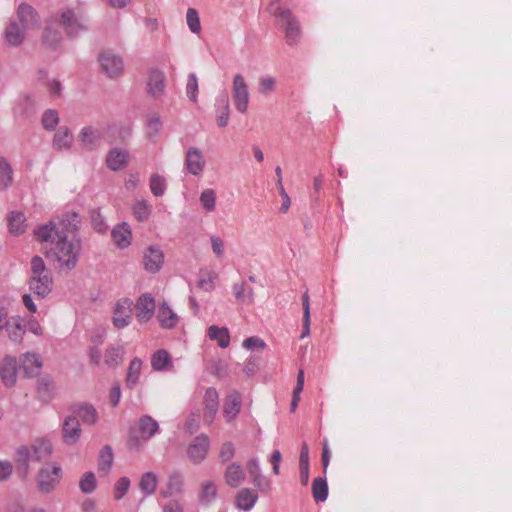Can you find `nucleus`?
Instances as JSON below:
<instances>
[{
  "label": "nucleus",
  "mask_w": 512,
  "mask_h": 512,
  "mask_svg": "<svg viewBox=\"0 0 512 512\" xmlns=\"http://www.w3.org/2000/svg\"><path fill=\"white\" fill-rule=\"evenodd\" d=\"M34 232L37 240L48 243L46 255L57 262V267L61 271H71L77 266L82 252L80 237L60 236L50 226L38 227Z\"/></svg>",
  "instance_id": "f257e3e1"
},
{
  "label": "nucleus",
  "mask_w": 512,
  "mask_h": 512,
  "mask_svg": "<svg viewBox=\"0 0 512 512\" xmlns=\"http://www.w3.org/2000/svg\"><path fill=\"white\" fill-rule=\"evenodd\" d=\"M30 272L31 274L28 279L30 292L36 297L44 299L52 291L53 278L44 260L40 256L35 255L32 257L30 261Z\"/></svg>",
  "instance_id": "f03ea898"
},
{
  "label": "nucleus",
  "mask_w": 512,
  "mask_h": 512,
  "mask_svg": "<svg viewBox=\"0 0 512 512\" xmlns=\"http://www.w3.org/2000/svg\"><path fill=\"white\" fill-rule=\"evenodd\" d=\"M81 217L75 211H64L61 213L56 220H51L48 223L42 225L41 227H53L55 232L61 236H66L67 238L78 237V231L80 229Z\"/></svg>",
  "instance_id": "7ed1b4c3"
},
{
  "label": "nucleus",
  "mask_w": 512,
  "mask_h": 512,
  "mask_svg": "<svg viewBox=\"0 0 512 512\" xmlns=\"http://www.w3.org/2000/svg\"><path fill=\"white\" fill-rule=\"evenodd\" d=\"M273 15L282 23L285 29V38L288 45H295L301 37V28L298 19L290 9L275 7Z\"/></svg>",
  "instance_id": "20e7f679"
},
{
  "label": "nucleus",
  "mask_w": 512,
  "mask_h": 512,
  "mask_svg": "<svg viewBox=\"0 0 512 512\" xmlns=\"http://www.w3.org/2000/svg\"><path fill=\"white\" fill-rule=\"evenodd\" d=\"M62 478V468L58 464L51 467H43L37 475L38 489L45 494L51 493Z\"/></svg>",
  "instance_id": "39448f33"
},
{
  "label": "nucleus",
  "mask_w": 512,
  "mask_h": 512,
  "mask_svg": "<svg viewBox=\"0 0 512 512\" xmlns=\"http://www.w3.org/2000/svg\"><path fill=\"white\" fill-rule=\"evenodd\" d=\"M56 21L70 37H77L87 30L86 20L77 17L74 11L70 9L61 12Z\"/></svg>",
  "instance_id": "423d86ee"
},
{
  "label": "nucleus",
  "mask_w": 512,
  "mask_h": 512,
  "mask_svg": "<svg viewBox=\"0 0 512 512\" xmlns=\"http://www.w3.org/2000/svg\"><path fill=\"white\" fill-rule=\"evenodd\" d=\"M102 71L109 78H116L124 71V61L122 57L111 50L103 51L98 56Z\"/></svg>",
  "instance_id": "0eeeda50"
},
{
  "label": "nucleus",
  "mask_w": 512,
  "mask_h": 512,
  "mask_svg": "<svg viewBox=\"0 0 512 512\" xmlns=\"http://www.w3.org/2000/svg\"><path fill=\"white\" fill-rule=\"evenodd\" d=\"M232 96L234 106L239 113H245L249 104V89L245 78L241 74L233 77Z\"/></svg>",
  "instance_id": "6e6552de"
},
{
  "label": "nucleus",
  "mask_w": 512,
  "mask_h": 512,
  "mask_svg": "<svg viewBox=\"0 0 512 512\" xmlns=\"http://www.w3.org/2000/svg\"><path fill=\"white\" fill-rule=\"evenodd\" d=\"M143 266L149 273L158 272L164 264V253L160 246L151 245L143 252Z\"/></svg>",
  "instance_id": "1a4fd4ad"
},
{
  "label": "nucleus",
  "mask_w": 512,
  "mask_h": 512,
  "mask_svg": "<svg viewBox=\"0 0 512 512\" xmlns=\"http://www.w3.org/2000/svg\"><path fill=\"white\" fill-rule=\"evenodd\" d=\"M132 302L129 299H120L113 310L112 322L117 329L127 327L132 319Z\"/></svg>",
  "instance_id": "9d476101"
},
{
  "label": "nucleus",
  "mask_w": 512,
  "mask_h": 512,
  "mask_svg": "<svg viewBox=\"0 0 512 512\" xmlns=\"http://www.w3.org/2000/svg\"><path fill=\"white\" fill-rule=\"evenodd\" d=\"M17 19L24 30H34L40 27V18L36 10L27 3H22L17 9Z\"/></svg>",
  "instance_id": "9b49d317"
},
{
  "label": "nucleus",
  "mask_w": 512,
  "mask_h": 512,
  "mask_svg": "<svg viewBox=\"0 0 512 512\" xmlns=\"http://www.w3.org/2000/svg\"><path fill=\"white\" fill-rule=\"evenodd\" d=\"M209 447L210 441L208 436L201 434L196 436L189 444L187 454L193 463L199 464L206 458Z\"/></svg>",
  "instance_id": "f8f14e48"
},
{
  "label": "nucleus",
  "mask_w": 512,
  "mask_h": 512,
  "mask_svg": "<svg viewBox=\"0 0 512 512\" xmlns=\"http://www.w3.org/2000/svg\"><path fill=\"white\" fill-rule=\"evenodd\" d=\"M205 158L202 151L196 147H189L186 151L184 167L193 176L200 175L205 168Z\"/></svg>",
  "instance_id": "ddd939ff"
},
{
  "label": "nucleus",
  "mask_w": 512,
  "mask_h": 512,
  "mask_svg": "<svg viewBox=\"0 0 512 512\" xmlns=\"http://www.w3.org/2000/svg\"><path fill=\"white\" fill-rule=\"evenodd\" d=\"M215 117L217 125L225 128L230 119V100L227 91H221L215 99Z\"/></svg>",
  "instance_id": "4468645a"
},
{
  "label": "nucleus",
  "mask_w": 512,
  "mask_h": 512,
  "mask_svg": "<svg viewBox=\"0 0 512 512\" xmlns=\"http://www.w3.org/2000/svg\"><path fill=\"white\" fill-rule=\"evenodd\" d=\"M204 412H203V420L207 424H211L219 409V394L217 390L213 387H210L206 390L204 395Z\"/></svg>",
  "instance_id": "2eb2a0df"
},
{
  "label": "nucleus",
  "mask_w": 512,
  "mask_h": 512,
  "mask_svg": "<svg viewBox=\"0 0 512 512\" xmlns=\"http://www.w3.org/2000/svg\"><path fill=\"white\" fill-rule=\"evenodd\" d=\"M81 435V426L76 416H68L62 425V437L65 444H76Z\"/></svg>",
  "instance_id": "dca6fc26"
},
{
  "label": "nucleus",
  "mask_w": 512,
  "mask_h": 512,
  "mask_svg": "<svg viewBox=\"0 0 512 512\" xmlns=\"http://www.w3.org/2000/svg\"><path fill=\"white\" fill-rule=\"evenodd\" d=\"M31 460L33 456L29 446L21 445L16 449L14 461L17 473L22 479H26L29 475Z\"/></svg>",
  "instance_id": "f3484780"
},
{
  "label": "nucleus",
  "mask_w": 512,
  "mask_h": 512,
  "mask_svg": "<svg viewBox=\"0 0 512 512\" xmlns=\"http://www.w3.org/2000/svg\"><path fill=\"white\" fill-rule=\"evenodd\" d=\"M155 300L149 294L141 295L135 305L136 317L140 322H148L155 312Z\"/></svg>",
  "instance_id": "a211bd4d"
},
{
  "label": "nucleus",
  "mask_w": 512,
  "mask_h": 512,
  "mask_svg": "<svg viewBox=\"0 0 512 512\" xmlns=\"http://www.w3.org/2000/svg\"><path fill=\"white\" fill-rule=\"evenodd\" d=\"M0 376L6 387H13L17 380V360L12 356H5L0 364Z\"/></svg>",
  "instance_id": "6ab92c4d"
},
{
  "label": "nucleus",
  "mask_w": 512,
  "mask_h": 512,
  "mask_svg": "<svg viewBox=\"0 0 512 512\" xmlns=\"http://www.w3.org/2000/svg\"><path fill=\"white\" fill-rule=\"evenodd\" d=\"M42 360L38 354L27 352L20 358V369L27 377H35L40 374Z\"/></svg>",
  "instance_id": "aec40b11"
},
{
  "label": "nucleus",
  "mask_w": 512,
  "mask_h": 512,
  "mask_svg": "<svg viewBox=\"0 0 512 512\" xmlns=\"http://www.w3.org/2000/svg\"><path fill=\"white\" fill-rule=\"evenodd\" d=\"M241 404L242 397L238 391L233 390L227 395L223 406V416L227 422H231L237 417Z\"/></svg>",
  "instance_id": "412c9836"
},
{
  "label": "nucleus",
  "mask_w": 512,
  "mask_h": 512,
  "mask_svg": "<svg viewBox=\"0 0 512 512\" xmlns=\"http://www.w3.org/2000/svg\"><path fill=\"white\" fill-rule=\"evenodd\" d=\"M78 137L85 149L95 150L100 146L102 134L98 128L86 126L81 129Z\"/></svg>",
  "instance_id": "4be33fe9"
},
{
  "label": "nucleus",
  "mask_w": 512,
  "mask_h": 512,
  "mask_svg": "<svg viewBox=\"0 0 512 512\" xmlns=\"http://www.w3.org/2000/svg\"><path fill=\"white\" fill-rule=\"evenodd\" d=\"M111 238L119 249H125L131 244L132 230L127 222H121L111 231Z\"/></svg>",
  "instance_id": "5701e85b"
},
{
  "label": "nucleus",
  "mask_w": 512,
  "mask_h": 512,
  "mask_svg": "<svg viewBox=\"0 0 512 512\" xmlns=\"http://www.w3.org/2000/svg\"><path fill=\"white\" fill-rule=\"evenodd\" d=\"M33 461L42 462L50 458L53 453L52 443L44 438L36 439L30 446Z\"/></svg>",
  "instance_id": "b1692460"
},
{
  "label": "nucleus",
  "mask_w": 512,
  "mask_h": 512,
  "mask_svg": "<svg viewBox=\"0 0 512 512\" xmlns=\"http://www.w3.org/2000/svg\"><path fill=\"white\" fill-rule=\"evenodd\" d=\"M166 86V78L162 71L152 70L148 77V92L154 98L160 97Z\"/></svg>",
  "instance_id": "393cba45"
},
{
  "label": "nucleus",
  "mask_w": 512,
  "mask_h": 512,
  "mask_svg": "<svg viewBox=\"0 0 512 512\" xmlns=\"http://www.w3.org/2000/svg\"><path fill=\"white\" fill-rule=\"evenodd\" d=\"M183 476L179 472H172L168 476V480L165 488L160 490V495L163 498H168L174 495H178L183 490Z\"/></svg>",
  "instance_id": "a878e982"
},
{
  "label": "nucleus",
  "mask_w": 512,
  "mask_h": 512,
  "mask_svg": "<svg viewBox=\"0 0 512 512\" xmlns=\"http://www.w3.org/2000/svg\"><path fill=\"white\" fill-rule=\"evenodd\" d=\"M106 163L112 171H119L128 163V152L123 149L113 148L106 156Z\"/></svg>",
  "instance_id": "bb28decb"
},
{
  "label": "nucleus",
  "mask_w": 512,
  "mask_h": 512,
  "mask_svg": "<svg viewBox=\"0 0 512 512\" xmlns=\"http://www.w3.org/2000/svg\"><path fill=\"white\" fill-rule=\"evenodd\" d=\"M224 479L228 486L232 488L239 487L242 482L245 480V473L239 463H231L227 466Z\"/></svg>",
  "instance_id": "cd10ccee"
},
{
  "label": "nucleus",
  "mask_w": 512,
  "mask_h": 512,
  "mask_svg": "<svg viewBox=\"0 0 512 512\" xmlns=\"http://www.w3.org/2000/svg\"><path fill=\"white\" fill-rule=\"evenodd\" d=\"M257 500V492L249 488H242L238 491L236 495L235 504L239 509L249 511L254 507Z\"/></svg>",
  "instance_id": "c85d7f7f"
},
{
  "label": "nucleus",
  "mask_w": 512,
  "mask_h": 512,
  "mask_svg": "<svg viewBox=\"0 0 512 512\" xmlns=\"http://www.w3.org/2000/svg\"><path fill=\"white\" fill-rule=\"evenodd\" d=\"M157 319L160 323V326L165 329H171L175 327L178 322L177 314L165 302L159 306Z\"/></svg>",
  "instance_id": "c756f323"
},
{
  "label": "nucleus",
  "mask_w": 512,
  "mask_h": 512,
  "mask_svg": "<svg viewBox=\"0 0 512 512\" xmlns=\"http://www.w3.org/2000/svg\"><path fill=\"white\" fill-rule=\"evenodd\" d=\"M26 32L27 30H24L17 22L13 21L6 28L5 39L10 46L17 47L25 39Z\"/></svg>",
  "instance_id": "7c9ffc66"
},
{
  "label": "nucleus",
  "mask_w": 512,
  "mask_h": 512,
  "mask_svg": "<svg viewBox=\"0 0 512 512\" xmlns=\"http://www.w3.org/2000/svg\"><path fill=\"white\" fill-rule=\"evenodd\" d=\"M139 431L142 439L149 440L159 431V424L149 415H143L139 419Z\"/></svg>",
  "instance_id": "2f4dec72"
},
{
  "label": "nucleus",
  "mask_w": 512,
  "mask_h": 512,
  "mask_svg": "<svg viewBox=\"0 0 512 512\" xmlns=\"http://www.w3.org/2000/svg\"><path fill=\"white\" fill-rule=\"evenodd\" d=\"M73 143V135L68 127H60L53 138V148L61 151L71 148Z\"/></svg>",
  "instance_id": "473e14b6"
},
{
  "label": "nucleus",
  "mask_w": 512,
  "mask_h": 512,
  "mask_svg": "<svg viewBox=\"0 0 512 512\" xmlns=\"http://www.w3.org/2000/svg\"><path fill=\"white\" fill-rule=\"evenodd\" d=\"M207 335L210 340L217 342L221 348H227L230 345V333L226 327L211 325L207 329Z\"/></svg>",
  "instance_id": "72a5a7b5"
},
{
  "label": "nucleus",
  "mask_w": 512,
  "mask_h": 512,
  "mask_svg": "<svg viewBox=\"0 0 512 512\" xmlns=\"http://www.w3.org/2000/svg\"><path fill=\"white\" fill-rule=\"evenodd\" d=\"M151 365L155 371L170 370L173 367L171 357L164 349L157 350L152 355Z\"/></svg>",
  "instance_id": "f704fd0d"
},
{
  "label": "nucleus",
  "mask_w": 512,
  "mask_h": 512,
  "mask_svg": "<svg viewBox=\"0 0 512 512\" xmlns=\"http://www.w3.org/2000/svg\"><path fill=\"white\" fill-rule=\"evenodd\" d=\"M142 370V360L140 358H134L131 360L127 376H126V387L129 389H133L139 382L140 375Z\"/></svg>",
  "instance_id": "c9c22d12"
},
{
  "label": "nucleus",
  "mask_w": 512,
  "mask_h": 512,
  "mask_svg": "<svg viewBox=\"0 0 512 512\" xmlns=\"http://www.w3.org/2000/svg\"><path fill=\"white\" fill-rule=\"evenodd\" d=\"M232 290L234 296L238 302L241 303H251L254 299V291L251 286H249L246 281H241L233 284Z\"/></svg>",
  "instance_id": "e433bc0d"
},
{
  "label": "nucleus",
  "mask_w": 512,
  "mask_h": 512,
  "mask_svg": "<svg viewBox=\"0 0 512 512\" xmlns=\"http://www.w3.org/2000/svg\"><path fill=\"white\" fill-rule=\"evenodd\" d=\"M13 168L6 158L0 156V191H6L13 183Z\"/></svg>",
  "instance_id": "4c0bfd02"
},
{
  "label": "nucleus",
  "mask_w": 512,
  "mask_h": 512,
  "mask_svg": "<svg viewBox=\"0 0 512 512\" xmlns=\"http://www.w3.org/2000/svg\"><path fill=\"white\" fill-rule=\"evenodd\" d=\"M132 212L139 222H145L149 219L152 213V206L148 201L139 199L133 203Z\"/></svg>",
  "instance_id": "58836bf2"
},
{
  "label": "nucleus",
  "mask_w": 512,
  "mask_h": 512,
  "mask_svg": "<svg viewBox=\"0 0 512 512\" xmlns=\"http://www.w3.org/2000/svg\"><path fill=\"white\" fill-rule=\"evenodd\" d=\"M113 451L112 448L109 445H105L99 453V460H98V471L100 473H103L106 475L113 464Z\"/></svg>",
  "instance_id": "ea45409f"
},
{
  "label": "nucleus",
  "mask_w": 512,
  "mask_h": 512,
  "mask_svg": "<svg viewBox=\"0 0 512 512\" xmlns=\"http://www.w3.org/2000/svg\"><path fill=\"white\" fill-rule=\"evenodd\" d=\"M162 129V121L158 114L151 113L146 117V134L147 137L155 141L160 130Z\"/></svg>",
  "instance_id": "a19ab883"
},
{
  "label": "nucleus",
  "mask_w": 512,
  "mask_h": 512,
  "mask_svg": "<svg viewBox=\"0 0 512 512\" xmlns=\"http://www.w3.org/2000/svg\"><path fill=\"white\" fill-rule=\"evenodd\" d=\"M312 495L316 502H324L328 497V484L324 478L317 477L312 483Z\"/></svg>",
  "instance_id": "79ce46f5"
},
{
  "label": "nucleus",
  "mask_w": 512,
  "mask_h": 512,
  "mask_svg": "<svg viewBox=\"0 0 512 512\" xmlns=\"http://www.w3.org/2000/svg\"><path fill=\"white\" fill-rule=\"evenodd\" d=\"M157 482V476L153 472H146L141 477L139 488L145 496H149L155 492Z\"/></svg>",
  "instance_id": "37998d69"
},
{
  "label": "nucleus",
  "mask_w": 512,
  "mask_h": 512,
  "mask_svg": "<svg viewBox=\"0 0 512 512\" xmlns=\"http://www.w3.org/2000/svg\"><path fill=\"white\" fill-rule=\"evenodd\" d=\"M124 349L123 347H111L106 350L104 361L109 367H117L123 361Z\"/></svg>",
  "instance_id": "c03bdc74"
},
{
  "label": "nucleus",
  "mask_w": 512,
  "mask_h": 512,
  "mask_svg": "<svg viewBox=\"0 0 512 512\" xmlns=\"http://www.w3.org/2000/svg\"><path fill=\"white\" fill-rule=\"evenodd\" d=\"M77 418H81V420L88 425H93L96 423L98 419V414L96 409L92 405H81L77 409Z\"/></svg>",
  "instance_id": "a18cd8bd"
},
{
  "label": "nucleus",
  "mask_w": 512,
  "mask_h": 512,
  "mask_svg": "<svg viewBox=\"0 0 512 512\" xmlns=\"http://www.w3.org/2000/svg\"><path fill=\"white\" fill-rule=\"evenodd\" d=\"M9 230L12 234L19 235L25 231V216L21 212H12L8 219Z\"/></svg>",
  "instance_id": "49530a36"
},
{
  "label": "nucleus",
  "mask_w": 512,
  "mask_h": 512,
  "mask_svg": "<svg viewBox=\"0 0 512 512\" xmlns=\"http://www.w3.org/2000/svg\"><path fill=\"white\" fill-rule=\"evenodd\" d=\"M149 187L155 197L163 196L167 189V182L165 177L156 173L152 174L149 181Z\"/></svg>",
  "instance_id": "de8ad7c7"
},
{
  "label": "nucleus",
  "mask_w": 512,
  "mask_h": 512,
  "mask_svg": "<svg viewBox=\"0 0 512 512\" xmlns=\"http://www.w3.org/2000/svg\"><path fill=\"white\" fill-rule=\"evenodd\" d=\"M302 306H303V328L301 333V338H305L310 334V299L308 292L306 291L302 297Z\"/></svg>",
  "instance_id": "09e8293b"
},
{
  "label": "nucleus",
  "mask_w": 512,
  "mask_h": 512,
  "mask_svg": "<svg viewBox=\"0 0 512 512\" xmlns=\"http://www.w3.org/2000/svg\"><path fill=\"white\" fill-rule=\"evenodd\" d=\"M90 220L93 229L97 233H105L108 229V225L105 221V218L101 214V211L99 208L92 209L90 211Z\"/></svg>",
  "instance_id": "8fccbe9b"
},
{
  "label": "nucleus",
  "mask_w": 512,
  "mask_h": 512,
  "mask_svg": "<svg viewBox=\"0 0 512 512\" xmlns=\"http://www.w3.org/2000/svg\"><path fill=\"white\" fill-rule=\"evenodd\" d=\"M96 477L91 471L85 472L79 481V488L85 494H91L96 489Z\"/></svg>",
  "instance_id": "3c124183"
},
{
  "label": "nucleus",
  "mask_w": 512,
  "mask_h": 512,
  "mask_svg": "<svg viewBox=\"0 0 512 512\" xmlns=\"http://www.w3.org/2000/svg\"><path fill=\"white\" fill-rule=\"evenodd\" d=\"M217 495V488L213 482L207 481L201 485L200 501L209 504L215 499Z\"/></svg>",
  "instance_id": "603ef678"
},
{
  "label": "nucleus",
  "mask_w": 512,
  "mask_h": 512,
  "mask_svg": "<svg viewBox=\"0 0 512 512\" xmlns=\"http://www.w3.org/2000/svg\"><path fill=\"white\" fill-rule=\"evenodd\" d=\"M5 329L7 331L8 338L13 343L19 344L22 341L23 336L25 334V329L23 328V326L19 322H16V323H13V324H11L9 322V324L6 326Z\"/></svg>",
  "instance_id": "864d4df0"
},
{
  "label": "nucleus",
  "mask_w": 512,
  "mask_h": 512,
  "mask_svg": "<svg viewBox=\"0 0 512 512\" xmlns=\"http://www.w3.org/2000/svg\"><path fill=\"white\" fill-rule=\"evenodd\" d=\"M200 203L206 211H213L216 206L215 191L210 188L204 189L200 195Z\"/></svg>",
  "instance_id": "5fc2aeb1"
},
{
  "label": "nucleus",
  "mask_w": 512,
  "mask_h": 512,
  "mask_svg": "<svg viewBox=\"0 0 512 512\" xmlns=\"http://www.w3.org/2000/svg\"><path fill=\"white\" fill-rule=\"evenodd\" d=\"M59 123L58 112L54 109L46 110L42 115V125L45 130L52 131Z\"/></svg>",
  "instance_id": "6e6d98bb"
},
{
  "label": "nucleus",
  "mask_w": 512,
  "mask_h": 512,
  "mask_svg": "<svg viewBox=\"0 0 512 512\" xmlns=\"http://www.w3.org/2000/svg\"><path fill=\"white\" fill-rule=\"evenodd\" d=\"M186 21L192 33L198 34L201 31L200 18L196 9L188 8L186 13Z\"/></svg>",
  "instance_id": "4d7b16f0"
},
{
  "label": "nucleus",
  "mask_w": 512,
  "mask_h": 512,
  "mask_svg": "<svg viewBox=\"0 0 512 512\" xmlns=\"http://www.w3.org/2000/svg\"><path fill=\"white\" fill-rule=\"evenodd\" d=\"M197 92H198V78L195 73H190L188 75L187 83H186V93L188 98L192 102L197 101Z\"/></svg>",
  "instance_id": "13d9d810"
},
{
  "label": "nucleus",
  "mask_w": 512,
  "mask_h": 512,
  "mask_svg": "<svg viewBox=\"0 0 512 512\" xmlns=\"http://www.w3.org/2000/svg\"><path fill=\"white\" fill-rule=\"evenodd\" d=\"M43 41L49 47L56 48L61 41V35L50 27H46L43 33Z\"/></svg>",
  "instance_id": "bf43d9fd"
},
{
  "label": "nucleus",
  "mask_w": 512,
  "mask_h": 512,
  "mask_svg": "<svg viewBox=\"0 0 512 512\" xmlns=\"http://www.w3.org/2000/svg\"><path fill=\"white\" fill-rule=\"evenodd\" d=\"M252 483L260 492L268 493L271 490V480L262 473L253 476Z\"/></svg>",
  "instance_id": "052dcab7"
},
{
  "label": "nucleus",
  "mask_w": 512,
  "mask_h": 512,
  "mask_svg": "<svg viewBox=\"0 0 512 512\" xmlns=\"http://www.w3.org/2000/svg\"><path fill=\"white\" fill-rule=\"evenodd\" d=\"M130 487V479L121 477L114 485L115 499L120 500L124 497Z\"/></svg>",
  "instance_id": "680f3d73"
},
{
  "label": "nucleus",
  "mask_w": 512,
  "mask_h": 512,
  "mask_svg": "<svg viewBox=\"0 0 512 512\" xmlns=\"http://www.w3.org/2000/svg\"><path fill=\"white\" fill-rule=\"evenodd\" d=\"M276 81L273 77H262L259 80V92L268 95L275 89Z\"/></svg>",
  "instance_id": "e2e57ef3"
},
{
  "label": "nucleus",
  "mask_w": 512,
  "mask_h": 512,
  "mask_svg": "<svg viewBox=\"0 0 512 512\" xmlns=\"http://www.w3.org/2000/svg\"><path fill=\"white\" fill-rule=\"evenodd\" d=\"M216 275L211 272H205V276L198 280V286L204 291H212L214 289V279Z\"/></svg>",
  "instance_id": "0e129e2a"
},
{
  "label": "nucleus",
  "mask_w": 512,
  "mask_h": 512,
  "mask_svg": "<svg viewBox=\"0 0 512 512\" xmlns=\"http://www.w3.org/2000/svg\"><path fill=\"white\" fill-rule=\"evenodd\" d=\"M242 346L248 350H250V349L263 350L266 347V343L261 338L252 336V337L246 338L243 341Z\"/></svg>",
  "instance_id": "69168bd1"
},
{
  "label": "nucleus",
  "mask_w": 512,
  "mask_h": 512,
  "mask_svg": "<svg viewBox=\"0 0 512 512\" xmlns=\"http://www.w3.org/2000/svg\"><path fill=\"white\" fill-rule=\"evenodd\" d=\"M235 455V448L231 442H226L222 445L219 457L223 462L231 460Z\"/></svg>",
  "instance_id": "338daca9"
},
{
  "label": "nucleus",
  "mask_w": 512,
  "mask_h": 512,
  "mask_svg": "<svg viewBox=\"0 0 512 512\" xmlns=\"http://www.w3.org/2000/svg\"><path fill=\"white\" fill-rule=\"evenodd\" d=\"M212 250L218 258L223 257L225 252V244L218 236H211L210 238Z\"/></svg>",
  "instance_id": "774afa93"
}]
</instances>
